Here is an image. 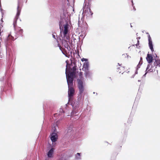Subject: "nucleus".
<instances>
[{
	"instance_id": "de8ad7c7",
	"label": "nucleus",
	"mask_w": 160,
	"mask_h": 160,
	"mask_svg": "<svg viewBox=\"0 0 160 160\" xmlns=\"http://www.w3.org/2000/svg\"><path fill=\"white\" fill-rule=\"evenodd\" d=\"M85 0V1L86 0ZM91 0H88V2H89L91 1Z\"/></svg>"
},
{
	"instance_id": "ddd939ff",
	"label": "nucleus",
	"mask_w": 160,
	"mask_h": 160,
	"mask_svg": "<svg viewBox=\"0 0 160 160\" xmlns=\"http://www.w3.org/2000/svg\"><path fill=\"white\" fill-rule=\"evenodd\" d=\"M148 45L150 49L152 52H153L154 51L153 48V45L152 43V40L151 38L150 35H149L148 36Z\"/></svg>"
},
{
	"instance_id": "dca6fc26",
	"label": "nucleus",
	"mask_w": 160,
	"mask_h": 160,
	"mask_svg": "<svg viewBox=\"0 0 160 160\" xmlns=\"http://www.w3.org/2000/svg\"><path fill=\"white\" fill-rule=\"evenodd\" d=\"M14 30L17 34L19 36H22V33L23 30L21 29L20 27H18L17 28H15V29L14 28Z\"/></svg>"
},
{
	"instance_id": "6ab92c4d",
	"label": "nucleus",
	"mask_w": 160,
	"mask_h": 160,
	"mask_svg": "<svg viewBox=\"0 0 160 160\" xmlns=\"http://www.w3.org/2000/svg\"><path fill=\"white\" fill-rule=\"evenodd\" d=\"M84 76L86 78H91L92 73L89 70L84 71Z\"/></svg>"
},
{
	"instance_id": "473e14b6",
	"label": "nucleus",
	"mask_w": 160,
	"mask_h": 160,
	"mask_svg": "<svg viewBox=\"0 0 160 160\" xmlns=\"http://www.w3.org/2000/svg\"><path fill=\"white\" fill-rule=\"evenodd\" d=\"M68 60H67L66 61V63H67V64H66V68H67V66H68Z\"/></svg>"
},
{
	"instance_id": "2f4dec72",
	"label": "nucleus",
	"mask_w": 160,
	"mask_h": 160,
	"mask_svg": "<svg viewBox=\"0 0 160 160\" xmlns=\"http://www.w3.org/2000/svg\"><path fill=\"white\" fill-rule=\"evenodd\" d=\"M139 41L138 40L137 43L135 45H136L137 47L139 45Z\"/></svg>"
},
{
	"instance_id": "c03bdc74",
	"label": "nucleus",
	"mask_w": 160,
	"mask_h": 160,
	"mask_svg": "<svg viewBox=\"0 0 160 160\" xmlns=\"http://www.w3.org/2000/svg\"><path fill=\"white\" fill-rule=\"evenodd\" d=\"M1 22H3V20H2V19H1Z\"/></svg>"
},
{
	"instance_id": "79ce46f5",
	"label": "nucleus",
	"mask_w": 160,
	"mask_h": 160,
	"mask_svg": "<svg viewBox=\"0 0 160 160\" xmlns=\"http://www.w3.org/2000/svg\"><path fill=\"white\" fill-rule=\"evenodd\" d=\"M126 54L127 55V58H128V57H129V55H128L127 53H126Z\"/></svg>"
},
{
	"instance_id": "bf43d9fd",
	"label": "nucleus",
	"mask_w": 160,
	"mask_h": 160,
	"mask_svg": "<svg viewBox=\"0 0 160 160\" xmlns=\"http://www.w3.org/2000/svg\"><path fill=\"white\" fill-rule=\"evenodd\" d=\"M130 47H129L128 48H130Z\"/></svg>"
},
{
	"instance_id": "aec40b11",
	"label": "nucleus",
	"mask_w": 160,
	"mask_h": 160,
	"mask_svg": "<svg viewBox=\"0 0 160 160\" xmlns=\"http://www.w3.org/2000/svg\"><path fill=\"white\" fill-rule=\"evenodd\" d=\"M81 154V153H77L75 155V160H81L82 159Z\"/></svg>"
},
{
	"instance_id": "f3484780",
	"label": "nucleus",
	"mask_w": 160,
	"mask_h": 160,
	"mask_svg": "<svg viewBox=\"0 0 160 160\" xmlns=\"http://www.w3.org/2000/svg\"><path fill=\"white\" fill-rule=\"evenodd\" d=\"M82 70L85 71L89 70V64L88 62H84L82 66Z\"/></svg>"
},
{
	"instance_id": "052dcab7",
	"label": "nucleus",
	"mask_w": 160,
	"mask_h": 160,
	"mask_svg": "<svg viewBox=\"0 0 160 160\" xmlns=\"http://www.w3.org/2000/svg\"><path fill=\"white\" fill-rule=\"evenodd\" d=\"M157 72H158V70H157Z\"/></svg>"
},
{
	"instance_id": "5fc2aeb1",
	"label": "nucleus",
	"mask_w": 160,
	"mask_h": 160,
	"mask_svg": "<svg viewBox=\"0 0 160 160\" xmlns=\"http://www.w3.org/2000/svg\"><path fill=\"white\" fill-rule=\"evenodd\" d=\"M123 68H125V67H124V66L123 67Z\"/></svg>"
},
{
	"instance_id": "cd10ccee",
	"label": "nucleus",
	"mask_w": 160,
	"mask_h": 160,
	"mask_svg": "<svg viewBox=\"0 0 160 160\" xmlns=\"http://www.w3.org/2000/svg\"><path fill=\"white\" fill-rule=\"evenodd\" d=\"M77 66L76 65H74V66H73L72 68V72H75L77 70Z\"/></svg>"
},
{
	"instance_id": "4be33fe9",
	"label": "nucleus",
	"mask_w": 160,
	"mask_h": 160,
	"mask_svg": "<svg viewBox=\"0 0 160 160\" xmlns=\"http://www.w3.org/2000/svg\"><path fill=\"white\" fill-rule=\"evenodd\" d=\"M142 58L141 57L140 58V60L137 66V69H138L140 68V66L142 65Z\"/></svg>"
},
{
	"instance_id": "bb28decb",
	"label": "nucleus",
	"mask_w": 160,
	"mask_h": 160,
	"mask_svg": "<svg viewBox=\"0 0 160 160\" xmlns=\"http://www.w3.org/2000/svg\"><path fill=\"white\" fill-rule=\"evenodd\" d=\"M68 40V44H69L70 46V48L71 47H72V44H73L72 40L71 41L70 38V39H69V40Z\"/></svg>"
},
{
	"instance_id": "39448f33",
	"label": "nucleus",
	"mask_w": 160,
	"mask_h": 160,
	"mask_svg": "<svg viewBox=\"0 0 160 160\" xmlns=\"http://www.w3.org/2000/svg\"><path fill=\"white\" fill-rule=\"evenodd\" d=\"M14 40V37L9 35L5 39V45L7 55L8 54L10 56L11 54V48H12V43Z\"/></svg>"
},
{
	"instance_id": "5701e85b",
	"label": "nucleus",
	"mask_w": 160,
	"mask_h": 160,
	"mask_svg": "<svg viewBox=\"0 0 160 160\" xmlns=\"http://www.w3.org/2000/svg\"><path fill=\"white\" fill-rule=\"evenodd\" d=\"M64 113L65 112L63 110L62 108H60L59 110V113H57V114H58V115L59 116H63Z\"/></svg>"
},
{
	"instance_id": "37998d69",
	"label": "nucleus",
	"mask_w": 160,
	"mask_h": 160,
	"mask_svg": "<svg viewBox=\"0 0 160 160\" xmlns=\"http://www.w3.org/2000/svg\"><path fill=\"white\" fill-rule=\"evenodd\" d=\"M130 118H129V119H128V121H129V120H130ZM131 120H132V118H131Z\"/></svg>"
},
{
	"instance_id": "7c9ffc66",
	"label": "nucleus",
	"mask_w": 160,
	"mask_h": 160,
	"mask_svg": "<svg viewBox=\"0 0 160 160\" xmlns=\"http://www.w3.org/2000/svg\"><path fill=\"white\" fill-rule=\"evenodd\" d=\"M131 2H132V6L133 7L134 10L135 11L136 10V9L135 8V6H134V3H133V0H131Z\"/></svg>"
},
{
	"instance_id": "680f3d73",
	"label": "nucleus",
	"mask_w": 160,
	"mask_h": 160,
	"mask_svg": "<svg viewBox=\"0 0 160 160\" xmlns=\"http://www.w3.org/2000/svg\"><path fill=\"white\" fill-rule=\"evenodd\" d=\"M96 95H97V93H96Z\"/></svg>"
},
{
	"instance_id": "c9c22d12",
	"label": "nucleus",
	"mask_w": 160,
	"mask_h": 160,
	"mask_svg": "<svg viewBox=\"0 0 160 160\" xmlns=\"http://www.w3.org/2000/svg\"><path fill=\"white\" fill-rule=\"evenodd\" d=\"M58 46L59 47L60 49L61 50V46L60 44H58Z\"/></svg>"
},
{
	"instance_id": "2eb2a0df",
	"label": "nucleus",
	"mask_w": 160,
	"mask_h": 160,
	"mask_svg": "<svg viewBox=\"0 0 160 160\" xmlns=\"http://www.w3.org/2000/svg\"><path fill=\"white\" fill-rule=\"evenodd\" d=\"M158 57L156 55V57L155 59H154V60H155V61L153 62V66H154V69L156 68V67L157 66L159 65L160 64V59H159Z\"/></svg>"
},
{
	"instance_id": "3c124183",
	"label": "nucleus",
	"mask_w": 160,
	"mask_h": 160,
	"mask_svg": "<svg viewBox=\"0 0 160 160\" xmlns=\"http://www.w3.org/2000/svg\"><path fill=\"white\" fill-rule=\"evenodd\" d=\"M79 24H79V22H78V24H79Z\"/></svg>"
},
{
	"instance_id": "6e6552de",
	"label": "nucleus",
	"mask_w": 160,
	"mask_h": 160,
	"mask_svg": "<svg viewBox=\"0 0 160 160\" xmlns=\"http://www.w3.org/2000/svg\"><path fill=\"white\" fill-rule=\"evenodd\" d=\"M68 101H70V100L73 98V96L74 95V91L72 87H68Z\"/></svg>"
},
{
	"instance_id": "f257e3e1",
	"label": "nucleus",
	"mask_w": 160,
	"mask_h": 160,
	"mask_svg": "<svg viewBox=\"0 0 160 160\" xmlns=\"http://www.w3.org/2000/svg\"><path fill=\"white\" fill-rule=\"evenodd\" d=\"M62 12L60 15V20L59 22V26L60 29L59 40L62 44L67 48L68 51H71V48L70 46L68 40L70 39V35L68 33L69 23L71 22V14H72V11H74V9L70 5L69 3H64L62 6Z\"/></svg>"
},
{
	"instance_id": "0eeeda50",
	"label": "nucleus",
	"mask_w": 160,
	"mask_h": 160,
	"mask_svg": "<svg viewBox=\"0 0 160 160\" xmlns=\"http://www.w3.org/2000/svg\"><path fill=\"white\" fill-rule=\"evenodd\" d=\"M55 146H53L52 145L48 143V151L47 153V155L49 158H52L53 157V155L54 153Z\"/></svg>"
},
{
	"instance_id": "a19ab883",
	"label": "nucleus",
	"mask_w": 160,
	"mask_h": 160,
	"mask_svg": "<svg viewBox=\"0 0 160 160\" xmlns=\"http://www.w3.org/2000/svg\"><path fill=\"white\" fill-rule=\"evenodd\" d=\"M118 65H119V66H121V65H122V64H120L119 63H118Z\"/></svg>"
},
{
	"instance_id": "8fccbe9b",
	"label": "nucleus",
	"mask_w": 160,
	"mask_h": 160,
	"mask_svg": "<svg viewBox=\"0 0 160 160\" xmlns=\"http://www.w3.org/2000/svg\"><path fill=\"white\" fill-rule=\"evenodd\" d=\"M131 24V28H132V25H131V24Z\"/></svg>"
},
{
	"instance_id": "e433bc0d",
	"label": "nucleus",
	"mask_w": 160,
	"mask_h": 160,
	"mask_svg": "<svg viewBox=\"0 0 160 160\" xmlns=\"http://www.w3.org/2000/svg\"><path fill=\"white\" fill-rule=\"evenodd\" d=\"M52 37L54 38L55 39H56V36L55 35H54V34H52Z\"/></svg>"
},
{
	"instance_id": "412c9836",
	"label": "nucleus",
	"mask_w": 160,
	"mask_h": 160,
	"mask_svg": "<svg viewBox=\"0 0 160 160\" xmlns=\"http://www.w3.org/2000/svg\"><path fill=\"white\" fill-rule=\"evenodd\" d=\"M58 127L57 124H54L52 126L53 131L52 133H58V132L57 131V128Z\"/></svg>"
},
{
	"instance_id": "7ed1b4c3",
	"label": "nucleus",
	"mask_w": 160,
	"mask_h": 160,
	"mask_svg": "<svg viewBox=\"0 0 160 160\" xmlns=\"http://www.w3.org/2000/svg\"><path fill=\"white\" fill-rule=\"evenodd\" d=\"M77 132L76 130L75 123L74 122H71L70 123L67 128L65 130L64 132L63 138L66 139H68L70 137H74V134Z\"/></svg>"
},
{
	"instance_id": "9d476101",
	"label": "nucleus",
	"mask_w": 160,
	"mask_h": 160,
	"mask_svg": "<svg viewBox=\"0 0 160 160\" xmlns=\"http://www.w3.org/2000/svg\"><path fill=\"white\" fill-rule=\"evenodd\" d=\"M150 65H151V64H148L146 70L145 71V73L143 75L142 78L145 77L146 74L148 72H153V69H154V66L152 65L151 67V68L149 69Z\"/></svg>"
},
{
	"instance_id": "4d7b16f0",
	"label": "nucleus",
	"mask_w": 160,
	"mask_h": 160,
	"mask_svg": "<svg viewBox=\"0 0 160 160\" xmlns=\"http://www.w3.org/2000/svg\"><path fill=\"white\" fill-rule=\"evenodd\" d=\"M125 55V54H122V55Z\"/></svg>"
},
{
	"instance_id": "4468645a",
	"label": "nucleus",
	"mask_w": 160,
	"mask_h": 160,
	"mask_svg": "<svg viewBox=\"0 0 160 160\" xmlns=\"http://www.w3.org/2000/svg\"><path fill=\"white\" fill-rule=\"evenodd\" d=\"M146 59L148 62L149 64H152L154 59L153 58V56L152 54H149L148 53L147 55Z\"/></svg>"
},
{
	"instance_id": "f704fd0d",
	"label": "nucleus",
	"mask_w": 160,
	"mask_h": 160,
	"mask_svg": "<svg viewBox=\"0 0 160 160\" xmlns=\"http://www.w3.org/2000/svg\"><path fill=\"white\" fill-rule=\"evenodd\" d=\"M138 69H137V68H136V71H135V74H138Z\"/></svg>"
},
{
	"instance_id": "a18cd8bd",
	"label": "nucleus",
	"mask_w": 160,
	"mask_h": 160,
	"mask_svg": "<svg viewBox=\"0 0 160 160\" xmlns=\"http://www.w3.org/2000/svg\"><path fill=\"white\" fill-rule=\"evenodd\" d=\"M0 10H1V11H2L3 10H2L1 8H0Z\"/></svg>"
},
{
	"instance_id": "13d9d810",
	"label": "nucleus",
	"mask_w": 160,
	"mask_h": 160,
	"mask_svg": "<svg viewBox=\"0 0 160 160\" xmlns=\"http://www.w3.org/2000/svg\"><path fill=\"white\" fill-rule=\"evenodd\" d=\"M68 68H70V67H68Z\"/></svg>"
},
{
	"instance_id": "864d4df0",
	"label": "nucleus",
	"mask_w": 160,
	"mask_h": 160,
	"mask_svg": "<svg viewBox=\"0 0 160 160\" xmlns=\"http://www.w3.org/2000/svg\"><path fill=\"white\" fill-rule=\"evenodd\" d=\"M2 15H3V14L2 13Z\"/></svg>"
},
{
	"instance_id": "423d86ee",
	"label": "nucleus",
	"mask_w": 160,
	"mask_h": 160,
	"mask_svg": "<svg viewBox=\"0 0 160 160\" xmlns=\"http://www.w3.org/2000/svg\"><path fill=\"white\" fill-rule=\"evenodd\" d=\"M49 137L52 142V145L55 146L56 145V142L58 139V135L57 133H51L49 135Z\"/></svg>"
},
{
	"instance_id": "a211bd4d",
	"label": "nucleus",
	"mask_w": 160,
	"mask_h": 160,
	"mask_svg": "<svg viewBox=\"0 0 160 160\" xmlns=\"http://www.w3.org/2000/svg\"><path fill=\"white\" fill-rule=\"evenodd\" d=\"M66 79L68 87H73L74 79L72 78H66Z\"/></svg>"
},
{
	"instance_id": "f8f14e48",
	"label": "nucleus",
	"mask_w": 160,
	"mask_h": 160,
	"mask_svg": "<svg viewBox=\"0 0 160 160\" xmlns=\"http://www.w3.org/2000/svg\"><path fill=\"white\" fill-rule=\"evenodd\" d=\"M65 74L66 75V78H73L74 77L75 78V72H71L70 71H68V73L67 72V68H66V69Z\"/></svg>"
},
{
	"instance_id": "1a4fd4ad",
	"label": "nucleus",
	"mask_w": 160,
	"mask_h": 160,
	"mask_svg": "<svg viewBox=\"0 0 160 160\" xmlns=\"http://www.w3.org/2000/svg\"><path fill=\"white\" fill-rule=\"evenodd\" d=\"M21 9H18L17 8V12L16 14V15L14 18V19L13 22V26L14 28L15 29V27L17 25V20L19 16V15L20 14Z\"/></svg>"
},
{
	"instance_id": "f03ea898",
	"label": "nucleus",
	"mask_w": 160,
	"mask_h": 160,
	"mask_svg": "<svg viewBox=\"0 0 160 160\" xmlns=\"http://www.w3.org/2000/svg\"><path fill=\"white\" fill-rule=\"evenodd\" d=\"M77 82L78 87L79 91V94L78 98L77 99H74V98H73L70 100V101H68V102L71 103V105L72 107V112L71 113V115L72 117L80 111V104L82 102V93L84 89L83 82L80 79H78Z\"/></svg>"
},
{
	"instance_id": "b1692460",
	"label": "nucleus",
	"mask_w": 160,
	"mask_h": 160,
	"mask_svg": "<svg viewBox=\"0 0 160 160\" xmlns=\"http://www.w3.org/2000/svg\"><path fill=\"white\" fill-rule=\"evenodd\" d=\"M22 1V0H18L17 8L21 9V5Z\"/></svg>"
},
{
	"instance_id": "72a5a7b5",
	"label": "nucleus",
	"mask_w": 160,
	"mask_h": 160,
	"mask_svg": "<svg viewBox=\"0 0 160 160\" xmlns=\"http://www.w3.org/2000/svg\"><path fill=\"white\" fill-rule=\"evenodd\" d=\"M120 70V68H117V71L118 72H119V73H120L121 72H120V71L119 70Z\"/></svg>"
},
{
	"instance_id": "c85d7f7f",
	"label": "nucleus",
	"mask_w": 160,
	"mask_h": 160,
	"mask_svg": "<svg viewBox=\"0 0 160 160\" xmlns=\"http://www.w3.org/2000/svg\"><path fill=\"white\" fill-rule=\"evenodd\" d=\"M66 159L65 157H60L57 160H66Z\"/></svg>"
},
{
	"instance_id": "9b49d317",
	"label": "nucleus",
	"mask_w": 160,
	"mask_h": 160,
	"mask_svg": "<svg viewBox=\"0 0 160 160\" xmlns=\"http://www.w3.org/2000/svg\"><path fill=\"white\" fill-rule=\"evenodd\" d=\"M87 9L88 8V10L89 11V12L90 13V15L91 16H92L93 14V12L92 11L90 7H89V3H88V5H87ZM87 14H88V9L87 10L85 9H83V11L82 14L83 15V17L85 16V15L87 16Z\"/></svg>"
},
{
	"instance_id": "a878e982",
	"label": "nucleus",
	"mask_w": 160,
	"mask_h": 160,
	"mask_svg": "<svg viewBox=\"0 0 160 160\" xmlns=\"http://www.w3.org/2000/svg\"><path fill=\"white\" fill-rule=\"evenodd\" d=\"M88 28V25L87 23H85L84 25L83 26V31H85V32H86V31L87 30V29Z\"/></svg>"
},
{
	"instance_id": "4c0bfd02",
	"label": "nucleus",
	"mask_w": 160,
	"mask_h": 160,
	"mask_svg": "<svg viewBox=\"0 0 160 160\" xmlns=\"http://www.w3.org/2000/svg\"><path fill=\"white\" fill-rule=\"evenodd\" d=\"M135 74H134L133 75H132V76L131 78H134V77H135Z\"/></svg>"
},
{
	"instance_id": "58836bf2",
	"label": "nucleus",
	"mask_w": 160,
	"mask_h": 160,
	"mask_svg": "<svg viewBox=\"0 0 160 160\" xmlns=\"http://www.w3.org/2000/svg\"><path fill=\"white\" fill-rule=\"evenodd\" d=\"M1 7V0H0V7Z\"/></svg>"
},
{
	"instance_id": "c756f323",
	"label": "nucleus",
	"mask_w": 160,
	"mask_h": 160,
	"mask_svg": "<svg viewBox=\"0 0 160 160\" xmlns=\"http://www.w3.org/2000/svg\"><path fill=\"white\" fill-rule=\"evenodd\" d=\"M81 61L82 62H84V61H85V62H88V59L85 58H82L81 59Z\"/></svg>"
},
{
	"instance_id": "6e6d98bb",
	"label": "nucleus",
	"mask_w": 160,
	"mask_h": 160,
	"mask_svg": "<svg viewBox=\"0 0 160 160\" xmlns=\"http://www.w3.org/2000/svg\"><path fill=\"white\" fill-rule=\"evenodd\" d=\"M147 34H148V35H149V33H148H148H147Z\"/></svg>"
},
{
	"instance_id": "09e8293b",
	"label": "nucleus",
	"mask_w": 160,
	"mask_h": 160,
	"mask_svg": "<svg viewBox=\"0 0 160 160\" xmlns=\"http://www.w3.org/2000/svg\"><path fill=\"white\" fill-rule=\"evenodd\" d=\"M75 40H76V39H75V38H74V39H73V40H74V41Z\"/></svg>"
},
{
	"instance_id": "ea45409f",
	"label": "nucleus",
	"mask_w": 160,
	"mask_h": 160,
	"mask_svg": "<svg viewBox=\"0 0 160 160\" xmlns=\"http://www.w3.org/2000/svg\"><path fill=\"white\" fill-rule=\"evenodd\" d=\"M138 39H140V37H138L137 38Z\"/></svg>"
},
{
	"instance_id": "20e7f679",
	"label": "nucleus",
	"mask_w": 160,
	"mask_h": 160,
	"mask_svg": "<svg viewBox=\"0 0 160 160\" xmlns=\"http://www.w3.org/2000/svg\"><path fill=\"white\" fill-rule=\"evenodd\" d=\"M9 59L10 60L9 61V64L7 68L6 71L5 73V78L7 79V84L6 85L5 89H6V88H8V90L10 89L11 88V84L8 81L11 74H12L13 71V69L12 68H11L12 63V59L10 58Z\"/></svg>"
},
{
	"instance_id": "49530a36",
	"label": "nucleus",
	"mask_w": 160,
	"mask_h": 160,
	"mask_svg": "<svg viewBox=\"0 0 160 160\" xmlns=\"http://www.w3.org/2000/svg\"><path fill=\"white\" fill-rule=\"evenodd\" d=\"M138 82H141V80H138Z\"/></svg>"
},
{
	"instance_id": "393cba45",
	"label": "nucleus",
	"mask_w": 160,
	"mask_h": 160,
	"mask_svg": "<svg viewBox=\"0 0 160 160\" xmlns=\"http://www.w3.org/2000/svg\"><path fill=\"white\" fill-rule=\"evenodd\" d=\"M82 75H83V72H80L78 73V75L79 76L80 79L78 78V79H80L81 81H82V82L83 81H82V79L83 78V77H82Z\"/></svg>"
},
{
	"instance_id": "603ef678",
	"label": "nucleus",
	"mask_w": 160,
	"mask_h": 160,
	"mask_svg": "<svg viewBox=\"0 0 160 160\" xmlns=\"http://www.w3.org/2000/svg\"><path fill=\"white\" fill-rule=\"evenodd\" d=\"M93 94H95V92H93Z\"/></svg>"
}]
</instances>
